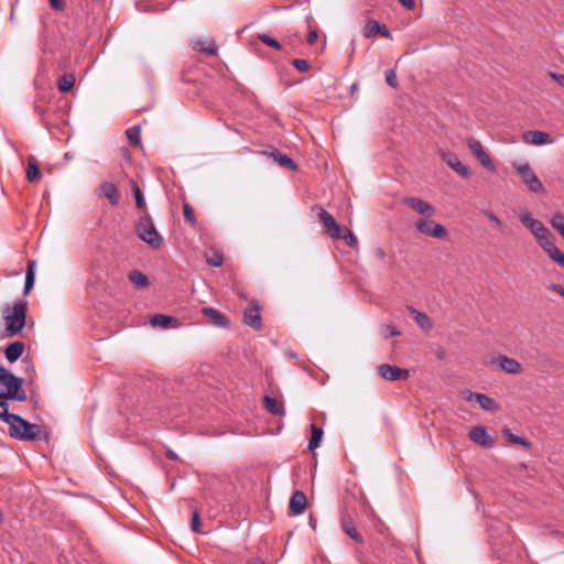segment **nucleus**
<instances>
[{
	"label": "nucleus",
	"mask_w": 564,
	"mask_h": 564,
	"mask_svg": "<svg viewBox=\"0 0 564 564\" xmlns=\"http://www.w3.org/2000/svg\"><path fill=\"white\" fill-rule=\"evenodd\" d=\"M23 378L14 376L4 367H0V399L25 401L28 395L23 390Z\"/></svg>",
	"instance_id": "obj_1"
},
{
	"label": "nucleus",
	"mask_w": 564,
	"mask_h": 564,
	"mask_svg": "<svg viewBox=\"0 0 564 564\" xmlns=\"http://www.w3.org/2000/svg\"><path fill=\"white\" fill-rule=\"evenodd\" d=\"M28 312V302L22 300L13 304V306H8L6 308L4 314V336L12 337L22 332L25 326Z\"/></svg>",
	"instance_id": "obj_2"
},
{
	"label": "nucleus",
	"mask_w": 564,
	"mask_h": 564,
	"mask_svg": "<svg viewBox=\"0 0 564 564\" xmlns=\"http://www.w3.org/2000/svg\"><path fill=\"white\" fill-rule=\"evenodd\" d=\"M9 435L13 438L22 441H35L40 437L42 429L37 424H33L24 420L18 414L9 416Z\"/></svg>",
	"instance_id": "obj_3"
},
{
	"label": "nucleus",
	"mask_w": 564,
	"mask_h": 564,
	"mask_svg": "<svg viewBox=\"0 0 564 564\" xmlns=\"http://www.w3.org/2000/svg\"><path fill=\"white\" fill-rule=\"evenodd\" d=\"M135 232L142 241L153 249H160L163 246V237L156 230L149 213L142 214L135 225Z\"/></svg>",
	"instance_id": "obj_4"
},
{
	"label": "nucleus",
	"mask_w": 564,
	"mask_h": 564,
	"mask_svg": "<svg viewBox=\"0 0 564 564\" xmlns=\"http://www.w3.org/2000/svg\"><path fill=\"white\" fill-rule=\"evenodd\" d=\"M512 167L521 177L522 183L527 186V188L534 194H543L545 193V188L536 176L535 172L531 167L528 162L518 163L513 162Z\"/></svg>",
	"instance_id": "obj_5"
},
{
	"label": "nucleus",
	"mask_w": 564,
	"mask_h": 564,
	"mask_svg": "<svg viewBox=\"0 0 564 564\" xmlns=\"http://www.w3.org/2000/svg\"><path fill=\"white\" fill-rule=\"evenodd\" d=\"M414 226L419 232L426 236L444 240L448 238L446 228L443 225L437 224L429 218L419 219Z\"/></svg>",
	"instance_id": "obj_6"
},
{
	"label": "nucleus",
	"mask_w": 564,
	"mask_h": 564,
	"mask_svg": "<svg viewBox=\"0 0 564 564\" xmlns=\"http://www.w3.org/2000/svg\"><path fill=\"white\" fill-rule=\"evenodd\" d=\"M468 148L471 151V153L475 155V158L479 161V163L486 167L487 170L491 172H496V166L490 159L489 154L486 152L484 145L479 140L476 139H469Z\"/></svg>",
	"instance_id": "obj_7"
},
{
	"label": "nucleus",
	"mask_w": 564,
	"mask_h": 564,
	"mask_svg": "<svg viewBox=\"0 0 564 564\" xmlns=\"http://www.w3.org/2000/svg\"><path fill=\"white\" fill-rule=\"evenodd\" d=\"M462 395L465 401L470 402L475 400L482 410L489 412H497L499 410V404L487 394L466 390L463 391Z\"/></svg>",
	"instance_id": "obj_8"
},
{
	"label": "nucleus",
	"mask_w": 564,
	"mask_h": 564,
	"mask_svg": "<svg viewBox=\"0 0 564 564\" xmlns=\"http://www.w3.org/2000/svg\"><path fill=\"white\" fill-rule=\"evenodd\" d=\"M377 370L380 377L388 381L406 380L410 376L408 369H403L389 364L380 365Z\"/></svg>",
	"instance_id": "obj_9"
},
{
	"label": "nucleus",
	"mask_w": 564,
	"mask_h": 564,
	"mask_svg": "<svg viewBox=\"0 0 564 564\" xmlns=\"http://www.w3.org/2000/svg\"><path fill=\"white\" fill-rule=\"evenodd\" d=\"M318 219L329 237L333 239H339L340 226L336 223L335 218L323 207H318Z\"/></svg>",
	"instance_id": "obj_10"
},
{
	"label": "nucleus",
	"mask_w": 564,
	"mask_h": 564,
	"mask_svg": "<svg viewBox=\"0 0 564 564\" xmlns=\"http://www.w3.org/2000/svg\"><path fill=\"white\" fill-rule=\"evenodd\" d=\"M260 305L258 302L252 301L243 312V322L246 325L259 330L262 327V319L260 314Z\"/></svg>",
	"instance_id": "obj_11"
},
{
	"label": "nucleus",
	"mask_w": 564,
	"mask_h": 564,
	"mask_svg": "<svg viewBox=\"0 0 564 564\" xmlns=\"http://www.w3.org/2000/svg\"><path fill=\"white\" fill-rule=\"evenodd\" d=\"M492 364L506 373L519 375L522 372V365L518 360L505 355L497 356Z\"/></svg>",
	"instance_id": "obj_12"
},
{
	"label": "nucleus",
	"mask_w": 564,
	"mask_h": 564,
	"mask_svg": "<svg viewBox=\"0 0 564 564\" xmlns=\"http://www.w3.org/2000/svg\"><path fill=\"white\" fill-rule=\"evenodd\" d=\"M404 204L417 214L425 218H431L435 215V208L429 202H425L417 197H406Z\"/></svg>",
	"instance_id": "obj_13"
},
{
	"label": "nucleus",
	"mask_w": 564,
	"mask_h": 564,
	"mask_svg": "<svg viewBox=\"0 0 564 564\" xmlns=\"http://www.w3.org/2000/svg\"><path fill=\"white\" fill-rule=\"evenodd\" d=\"M468 437L476 444L491 448L495 444L494 438L488 434L485 426H475L468 432Z\"/></svg>",
	"instance_id": "obj_14"
},
{
	"label": "nucleus",
	"mask_w": 564,
	"mask_h": 564,
	"mask_svg": "<svg viewBox=\"0 0 564 564\" xmlns=\"http://www.w3.org/2000/svg\"><path fill=\"white\" fill-rule=\"evenodd\" d=\"M362 34L366 39H370L376 35H381L386 39H392L389 29L384 24H380L378 21L375 20H369L366 23Z\"/></svg>",
	"instance_id": "obj_15"
},
{
	"label": "nucleus",
	"mask_w": 564,
	"mask_h": 564,
	"mask_svg": "<svg viewBox=\"0 0 564 564\" xmlns=\"http://www.w3.org/2000/svg\"><path fill=\"white\" fill-rule=\"evenodd\" d=\"M442 158L446 162V164L462 177L470 176V170L460 162L456 154L452 152H446L443 153Z\"/></svg>",
	"instance_id": "obj_16"
},
{
	"label": "nucleus",
	"mask_w": 564,
	"mask_h": 564,
	"mask_svg": "<svg viewBox=\"0 0 564 564\" xmlns=\"http://www.w3.org/2000/svg\"><path fill=\"white\" fill-rule=\"evenodd\" d=\"M97 193L100 197L107 198L112 206L119 204L120 195L115 184L110 182H104L98 187Z\"/></svg>",
	"instance_id": "obj_17"
},
{
	"label": "nucleus",
	"mask_w": 564,
	"mask_h": 564,
	"mask_svg": "<svg viewBox=\"0 0 564 564\" xmlns=\"http://www.w3.org/2000/svg\"><path fill=\"white\" fill-rule=\"evenodd\" d=\"M269 158H271L274 162H276L281 167H284L290 171H296V163L284 153H281L279 150L273 149L270 152H264Z\"/></svg>",
	"instance_id": "obj_18"
},
{
	"label": "nucleus",
	"mask_w": 564,
	"mask_h": 564,
	"mask_svg": "<svg viewBox=\"0 0 564 564\" xmlns=\"http://www.w3.org/2000/svg\"><path fill=\"white\" fill-rule=\"evenodd\" d=\"M202 314L208 317L213 325L218 327H228L230 325L229 319L218 310L214 307H203Z\"/></svg>",
	"instance_id": "obj_19"
},
{
	"label": "nucleus",
	"mask_w": 564,
	"mask_h": 564,
	"mask_svg": "<svg viewBox=\"0 0 564 564\" xmlns=\"http://www.w3.org/2000/svg\"><path fill=\"white\" fill-rule=\"evenodd\" d=\"M523 141L534 145L550 144L553 142L551 135L544 131H528L523 134Z\"/></svg>",
	"instance_id": "obj_20"
},
{
	"label": "nucleus",
	"mask_w": 564,
	"mask_h": 564,
	"mask_svg": "<svg viewBox=\"0 0 564 564\" xmlns=\"http://www.w3.org/2000/svg\"><path fill=\"white\" fill-rule=\"evenodd\" d=\"M307 498L304 492L295 491L290 499V511L295 514H302L306 508Z\"/></svg>",
	"instance_id": "obj_21"
},
{
	"label": "nucleus",
	"mask_w": 564,
	"mask_h": 564,
	"mask_svg": "<svg viewBox=\"0 0 564 564\" xmlns=\"http://www.w3.org/2000/svg\"><path fill=\"white\" fill-rule=\"evenodd\" d=\"M193 48L195 51H197V52H203V53H206V54H208L210 56L216 55L217 52H218V46H217L216 42L213 39L195 40L193 42Z\"/></svg>",
	"instance_id": "obj_22"
},
{
	"label": "nucleus",
	"mask_w": 564,
	"mask_h": 564,
	"mask_svg": "<svg viewBox=\"0 0 564 564\" xmlns=\"http://www.w3.org/2000/svg\"><path fill=\"white\" fill-rule=\"evenodd\" d=\"M24 344L22 341H14L7 346L4 355L9 362L13 364L21 358L24 352Z\"/></svg>",
	"instance_id": "obj_23"
},
{
	"label": "nucleus",
	"mask_w": 564,
	"mask_h": 564,
	"mask_svg": "<svg viewBox=\"0 0 564 564\" xmlns=\"http://www.w3.org/2000/svg\"><path fill=\"white\" fill-rule=\"evenodd\" d=\"M150 324L154 327L169 328L171 325L177 324V321L170 315L155 314L150 318Z\"/></svg>",
	"instance_id": "obj_24"
},
{
	"label": "nucleus",
	"mask_w": 564,
	"mask_h": 564,
	"mask_svg": "<svg viewBox=\"0 0 564 564\" xmlns=\"http://www.w3.org/2000/svg\"><path fill=\"white\" fill-rule=\"evenodd\" d=\"M409 310L413 315L414 321L422 329L430 330L433 327L430 317L425 313L419 312L414 307H409Z\"/></svg>",
	"instance_id": "obj_25"
},
{
	"label": "nucleus",
	"mask_w": 564,
	"mask_h": 564,
	"mask_svg": "<svg viewBox=\"0 0 564 564\" xmlns=\"http://www.w3.org/2000/svg\"><path fill=\"white\" fill-rule=\"evenodd\" d=\"M265 409L273 415H283L284 414V406L281 402H279L276 399L265 395L263 399Z\"/></svg>",
	"instance_id": "obj_26"
},
{
	"label": "nucleus",
	"mask_w": 564,
	"mask_h": 564,
	"mask_svg": "<svg viewBox=\"0 0 564 564\" xmlns=\"http://www.w3.org/2000/svg\"><path fill=\"white\" fill-rule=\"evenodd\" d=\"M323 434L324 433L322 427L315 424L311 425V438L308 442V449L311 452L315 451L319 446L323 438Z\"/></svg>",
	"instance_id": "obj_27"
},
{
	"label": "nucleus",
	"mask_w": 564,
	"mask_h": 564,
	"mask_svg": "<svg viewBox=\"0 0 564 564\" xmlns=\"http://www.w3.org/2000/svg\"><path fill=\"white\" fill-rule=\"evenodd\" d=\"M34 267H35V262L29 261L28 268H26V274H25L24 290H23L24 295L29 294V292L34 286V281H35Z\"/></svg>",
	"instance_id": "obj_28"
},
{
	"label": "nucleus",
	"mask_w": 564,
	"mask_h": 564,
	"mask_svg": "<svg viewBox=\"0 0 564 564\" xmlns=\"http://www.w3.org/2000/svg\"><path fill=\"white\" fill-rule=\"evenodd\" d=\"M131 189L133 192V196H134V199H135L137 208L139 210H141L143 214L148 213L147 204H145L143 194H142L141 189H140V186L138 185V183L135 181H131Z\"/></svg>",
	"instance_id": "obj_29"
},
{
	"label": "nucleus",
	"mask_w": 564,
	"mask_h": 564,
	"mask_svg": "<svg viewBox=\"0 0 564 564\" xmlns=\"http://www.w3.org/2000/svg\"><path fill=\"white\" fill-rule=\"evenodd\" d=\"M129 280L139 289L149 286V278L141 271L133 270L129 273Z\"/></svg>",
	"instance_id": "obj_30"
},
{
	"label": "nucleus",
	"mask_w": 564,
	"mask_h": 564,
	"mask_svg": "<svg viewBox=\"0 0 564 564\" xmlns=\"http://www.w3.org/2000/svg\"><path fill=\"white\" fill-rule=\"evenodd\" d=\"M74 84H75L74 75L65 74L58 79L57 87L61 93L65 94L73 89Z\"/></svg>",
	"instance_id": "obj_31"
},
{
	"label": "nucleus",
	"mask_w": 564,
	"mask_h": 564,
	"mask_svg": "<svg viewBox=\"0 0 564 564\" xmlns=\"http://www.w3.org/2000/svg\"><path fill=\"white\" fill-rule=\"evenodd\" d=\"M544 251L547 253L552 261L564 269V253L555 245L544 249Z\"/></svg>",
	"instance_id": "obj_32"
},
{
	"label": "nucleus",
	"mask_w": 564,
	"mask_h": 564,
	"mask_svg": "<svg viewBox=\"0 0 564 564\" xmlns=\"http://www.w3.org/2000/svg\"><path fill=\"white\" fill-rule=\"evenodd\" d=\"M42 177V173L40 172L36 162L34 159L29 161V166L26 170V178L29 182H37Z\"/></svg>",
	"instance_id": "obj_33"
},
{
	"label": "nucleus",
	"mask_w": 564,
	"mask_h": 564,
	"mask_svg": "<svg viewBox=\"0 0 564 564\" xmlns=\"http://www.w3.org/2000/svg\"><path fill=\"white\" fill-rule=\"evenodd\" d=\"M339 239H343L351 248H358V246H359L358 239L355 236V234L347 228L343 229L340 227Z\"/></svg>",
	"instance_id": "obj_34"
},
{
	"label": "nucleus",
	"mask_w": 564,
	"mask_h": 564,
	"mask_svg": "<svg viewBox=\"0 0 564 564\" xmlns=\"http://www.w3.org/2000/svg\"><path fill=\"white\" fill-rule=\"evenodd\" d=\"M550 223L552 227L563 237L564 239V215L562 213H555Z\"/></svg>",
	"instance_id": "obj_35"
},
{
	"label": "nucleus",
	"mask_w": 564,
	"mask_h": 564,
	"mask_svg": "<svg viewBox=\"0 0 564 564\" xmlns=\"http://www.w3.org/2000/svg\"><path fill=\"white\" fill-rule=\"evenodd\" d=\"M343 530L356 542H362V536L358 533L351 521H343Z\"/></svg>",
	"instance_id": "obj_36"
},
{
	"label": "nucleus",
	"mask_w": 564,
	"mask_h": 564,
	"mask_svg": "<svg viewBox=\"0 0 564 564\" xmlns=\"http://www.w3.org/2000/svg\"><path fill=\"white\" fill-rule=\"evenodd\" d=\"M126 135L131 145L137 147L140 144V127L133 126L126 131Z\"/></svg>",
	"instance_id": "obj_37"
},
{
	"label": "nucleus",
	"mask_w": 564,
	"mask_h": 564,
	"mask_svg": "<svg viewBox=\"0 0 564 564\" xmlns=\"http://www.w3.org/2000/svg\"><path fill=\"white\" fill-rule=\"evenodd\" d=\"M503 435L512 444L521 445L524 447H530V445H531V443L528 440H525L524 437H522L520 435H516V434L511 433L509 430L505 431Z\"/></svg>",
	"instance_id": "obj_38"
},
{
	"label": "nucleus",
	"mask_w": 564,
	"mask_h": 564,
	"mask_svg": "<svg viewBox=\"0 0 564 564\" xmlns=\"http://www.w3.org/2000/svg\"><path fill=\"white\" fill-rule=\"evenodd\" d=\"M258 37L262 43H264L265 45H268L274 50L280 51L282 48L281 43L267 33L259 34Z\"/></svg>",
	"instance_id": "obj_39"
},
{
	"label": "nucleus",
	"mask_w": 564,
	"mask_h": 564,
	"mask_svg": "<svg viewBox=\"0 0 564 564\" xmlns=\"http://www.w3.org/2000/svg\"><path fill=\"white\" fill-rule=\"evenodd\" d=\"M536 240L543 250L554 245L553 235L549 228L545 230V234L538 237Z\"/></svg>",
	"instance_id": "obj_40"
},
{
	"label": "nucleus",
	"mask_w": 564,
	"mask_h": 564,
	"mask_svg": "<svg viewBox=\"0 0 564 564\" xmlns=\"http://www.w3.org/2000/svg\"><path fill=\"white\" fill-rule=\"evenodd\" d=\"M9 416H13V413H9L8 400L0 399V419H2L8 424L10 421Z\"/></svg>",
	"instance_id": "obj_41"
},
{
	"label": "nucleus",
	"mask_w": 564,
	"mask_h": 564,
	"mask_svg": "<svg viewBox=\"0 0 564 564\" xmlns=\"http://www.w3.org/2000/svg\"><path fill=\"white\" fill-rule=\"evenodd\" d=\"M183 213H184L185 219L188 223H191V225H195L196 224V218H195V215H194V209H193V207L188 203H185L183 205Z\"/></svg>",
	"instance_id": "obj_42"
},
{
	"label": "nucleus",
	"mask_w": 564,
	"mask_h": 564,
	"mask_svg": "<svg viewBox=\"0 0 564 564\" xmlns=\"http://www.w3.org/2000/svg\"><path fill=\"white\" fill-rule=\"evenodd\" d=\"M381 334L384 338H390V337L399 336L401 333L398 330V328L395 326L383 325L381 327Z\"/></svg>",
	"instance_id": "obj_43"
},
{
	"label": "nucleus",
	"mask_w": 564,
	"mask_h": 564,
	"mask_svg": "<svg viewBox=\"0 0 564 564\" xmlns=\"http://www.w3.org/2000/svg\"><path fill=\"white\" fill-rule=\"evenodd\" d=\"M292 65L301 73H305L310 69V64L307 61L302 58H295L292 61Z\"/></svg>",
	"instance_id": "obj_44"
},
{
	"label": "nucleus",
	"mask_w": 564,
	"mask_h": 564,
	"mask_svg": "<svg viewBox=\"0 0 564 564\" xmlns=\"http://www.w3.org/2000/svg\"><path fill=\"white\" fill-rule=\"evenodd\" d=\"M386 82L392 88L398 87V78L394 69H388L386 72Z\"/></svg>",
	"instance_id": "obj_45"
},
{
	"label": "nucleus",
	"mask_w": 564,
	"mask_h": 564,
	"mask_svg": "<svg viewBox=\"0 0 564 564\" xmlns=\"http://www.w3.org/2000/svg\"><path fill=\"white\" fill-rule=\"evenodd\" d=\"M520 220L529 229L538 221V219H534L529 212H523L520 215Z\"/></svg>",
	"instance_id": "obj_46"
},
{
	"label": "nucleus",
	"mask_w": 564,
	"mask_h": 564,
	"mask_svg": "<svg viewBox=\"0 0 564 564\" xmlns=\"http://www.w3.org/2000/svg\"><path fill=\"white\" fill-rule=\"evenodd\" d=\"M206 261L209 265L218 268L223 264L224 258L223 254L215 252L212 257H207Z\"/></svg>",
	"instance_id": "obj_47"
},
{
	"label": "nucleus",
	"mask_w": 564,
	"mask_h": 564,
	"mask_svg": "<svg viewBox=\"0 0 564 564\" xmlns=\"http://www.w3.org/2000/svg\"><path fill=\"white\" fill-rule=\"evenodd\" d=\"M547 227H545L540 220H538L531 228L530 231L532 235H534L535 238L540 237L541 235L545 234V230Z\"/></svg>",
	"instance_id": "obj_48"
},
{
	"label": "nucleus",
	"mask_w": 564,
	"mask_h": 564,
	"mask_svg": "<svg viewBox=\"0 0 564 564\" xmlns=\"http://www.w3.org/2000/svg\"><path fill=\"white\" fill-rule=\"evenodd\" d=\"M50 4H51L52 9L57 12H63L66 7L64 0H50Z\"/></svg>",
	"instance_id": "obj_49"
},
{
	"label": "nucleus",
	"mask_w": 564,
	"mask_h": 564,
	"mask_svg": "<svg viewBox=\"0 0 564 564\" xmlns=\"http://www.w3.org/2000/svg\"><path fill=\"white\" fill-rule=\"evenodd\" d=\"M199 527H200L199 513L197 511H194L193 517H192V530L194 532H199Z\"/></svg>",
	"instance_id": "obj_50"
},
{
	"label": "nucleus",
	"mask_w": 564,
	"mask_h": 564,
	"mask_svg": "<svg viewBox=\"0 0 564 564\" xmlns=\"http://www.w3.org/2000/svg\"><path fill=\"white\" fill-rule=\"evenodd\" d=\"M547 75L555 80L561 87H564V74H558L550 70Z\"/></svg>",
	"instance_id": "obj_51"
},
{
	"label": "nucleus",
	"mask_w": 564,
	"mask_h": 564,
	"mask_svg": "<svg viewBox=\"0 0 564 564\" xmlns=\"http://www.w3.org/2000/svg\"><path fill=\"white\" fill-rule=\"evenodd\" d=\"M318 39V33L316 30H311L307 34L306 42L310 45H313Z\"/></svg>",
	"instance_id": "obj_52"
},
{
	"label": "nucleus",
	"mask_w": 564,
	"mask_h": 564,
	"mask_svg": "<svg viewBox=\"0 0 564 564\" xmlns=\"http://www.w3.org/2000/svg\"><path fill=\"white\" fill-rule=\"evenodd\" d=\"M549 289L564 297V286L556 283H551Z\"/></svg>",
	"instance_id": "obj_53"
},
{
	"label": "nucleus",
	"mask_w": 564,
	"mask_h": 564,
	"mask_svg": "<svg viewBox=\"0 0 564 564\" xmlns=\"http://www.w3.org/2000/svg\"><path fill=\"white\" fill-rule=\"evenodd\" d=\"M486 216L489 220H491L496 226L500 227L502 225L501 220L491 212H486Z\"/></svg>",
	"instance_id": "obj_54"
},
{
	"label": "nucleus",
	"mask_w": 564,
	"mask_h": 564,
	"mask_svg": "<svg viewBox=\"0 0 564 564\" xmlns=\"http://www.w3.org/2000/svg\"><path fill=\"white\" fill-rule=\"evenodd\" d=\"M399 2L408 10H412L415 6L414 0H399Z\"/></svg>",
	"instance_id": "obj_55"
},
{
	"label": "nucleus",
	"mask_w": 564,
	"mask_h": 564,
	"mask_svg": "<svg viewBox=\"0 0 564 564\" xmlns=\"http://www.w3.org/2000/svg\"><path fill=\"white\" fill-rule=\"evenodd\" d=\"M167 457L170 459H172V460H176L177 459V455L174 452H172V451L167 452Z\"/></svg>",
	"instance_id": "obj_56"
},
{
	"label": "nucleus",
	"mask_w": 564,
	"mask_h": 564,
	"mask_svg": "<svg viewBox=\"0 0 564 564\" xmlns=\"http://www.w3.org/2000/svg\"><path fill=\"white\" fill-rule=\"evenodd\" d=\"M26 372H34V367L32 365L26 367Z\"/></svg>",
	"instance_id": "obj_57"
},
{
	"label": "nucleus",
	"mask_w": 564,
	"mask_h": 564,
	"mask_svg": "<svg viewBox=\"0 0 564 564\" xmlns=\"http://www.w3.org/2000/svg\"><path fill=\"white\" fill-rule=\"evenodd\" d=\"M437 356H438L440 359L444 358L445 351L444 350L440 351Z\"/></svg>",
	"instance_id": "obj_58"
},
{
	"label": "nucleus",
	"mask_w": 564,
	"mask_h": 564,
	"mask_svg": "<svg viewBox=\"0 0 564 564\" xmlns=\"http://www.w3.org/2000/svg\"><path fill=\"white\" fill-rule=\"evenodd\" d=\"M288 355L291 357V358H296V354L293 352V351H289Z\"/></svg>",
	"instance_id": "obj_59"
},
{
	"label": "nucleus",
	"mask_w": 564,
	"mask_h": 564,
	"mask_svg": "<svg viewBox=\"0 0 564 564\" xmlns=\"http://www.w3.org/2000/svg\"><path fill=\"white\" fill-rule=\"evenodd\" d=\"M2 522H3V514H2V512L0 511V523H2Z\"/></svg>",
	"instance_id": "obj_60"
}]
</instances>
